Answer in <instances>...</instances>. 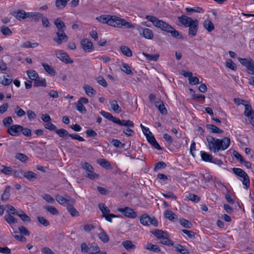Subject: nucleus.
I'll list each match as a JSON object with an SVG mask.
<instances>
[{
  "label": "nucleus",
  "mask_w": 254,
  "mask_h": 254,
  "mask_svg": "<svg viewBox=\"0 0 254 254\" xmlns=\"http://www.w3.org/2000/svg\"><path fill=\"white\" fill-rule=\"evenodd\" d=\"M206 140L209 150L214 153L226 149L230 143V139L227 137L219 139L208 135L206 137Z\"/></svg>",
  "instance_id": "f257e3e1"
},
{
  "label": "nucleus",
  "mask_w": 254,
  "mask_h": 254,
  "mask_svg": "<svg viewBox=\"0 0 254 254\" xmlns=\"http://www.w3.org/2000/svg\"><path fill=\"white\" fill-rule=\"evenodd\" d=\"M108 25L120 28L131 29L134 28V26L132 24L116 16H111L108 21Z\"/></svg>",
  "instance_id": "f03ea898"
},
{
  "label": "nucleus",
  "mask_w": 254,
  "mask_h": 254,
  "mask_svg": "<svg viewBox=\"0 0 254 254\" xmlns=\"http://www.w3.org/2000/svg\"><path fill=\"white\" fill-rule=\"evenodd\" d=\"M151 233L162 244L168 246H173L174 245L173 242L169 239L166 232L163 231L162 230L156 229L154 231H152Z\"/></svg>",
  "instance_id": "7ed1b4c3"
},
{
  "label": "nucleus",
  "mask_w": 254,
  "mask_h": 254,
  "mask_svg": "<svg viewBox=\"0 0 254 254\" xmlns=\"http://www.w3.org/2000/svg\"><path fill=\"white\" fill-rule=\"evenodd\" d=\"M145 18L147 20L151 21L155 26L166 32L169 29H171L170 25L163 20H159L155 16L147 15Z\"/></svg>",
  "instance_id": "20e7f679"
},
{
  "label": "nucleus",
  "mask_w": 254,
  "mask_h": 254,
  "mask_svg": "<svg viewBox=\"0 0 254 254\" xmlns=\"http://www.w3.org/2000/svg\"><path fill=\"white\" fill-rule=\"evenodd\" d=\"M81 250L82 253L89 254H96L99 252V247L95 243L87 245L85 243H83L81 245Z\"/></svg>",
  "instance_id": "39448f33"
},
{
  "label": "nucleus",
  "mask_w": 254,
  "mask_h": 254,
  "mask_svg": "<svg viewBox=\"0 0 254 254\" xmlns=\"http://www.w3.org/2000/svg\"><path fill=\"white\" fill-rule=\"evenodd\" d=\"M232 170L237 176L243 178V184L245 188L248 189L250 187V179L248 174L240 168H234Z\"/></svg>",
  "instance_id": "423d86ee"
},
{
  "label": "nucleus",
  "mask_w": 254,
  "mask_h": 254,
  "mask_svg": "<svg viewBox=\"0 0 254 254\" xmlns=\"http://www.w3.org/2000/svg\"><path fill=\"white\" fill-rule=\"evenodd\" d=\"M238 60L240 63L247 68L248 73L254 74V61L251 58H239Z\"/></svg>",
  "instance_id": "0eeeda50"
},
{
  "label": "nucleus",
  "mask_w": 254,
  "mask_h": 254,
  "mask_svg": "<svg viewBox=\"0 0 254 254\" xmlns=\"http://www.w3.org/2000/svg\"><path fill=\"white\" fill-rule=\"evenodd\" d=\"M81 164L82 168L88 172L87 174L85 175V177L91 180H94L98 178L99 175L93 172L94 168L90 164L85 162L83 163L82 162Z\"/></svg>",
  "instance_id": "6e6552de"
},
{
  "label": "nucleus",
  "mask_w": 254,
  "mask_h": 254,
  "mask_svg": "<svg viewBox=\"0 0 254 254\" xmlns=\"http://www.w3.org/2000/svg\"><path fill=\"white\" fill-rule=\"evenodd\" d=\"M140 222L144 226H149L150 225H152L155 227L158 226L157 219L154 217H150L146 214H143L140 217Z\"/></svg>",
  "instance_id": "1a4fd4ad"
},
{
  "label": "nucleus",
  "mask_w": 254,
  "mask_h": 254,
  "mask_svg": "<svg viewBox=\"0 0 254 254\" xmlns=\"http://www.w3.org/2000/svg\"><path fill=\"white\" fill-rule=\"evenodd\" d=\"M118 210L127 217L135 218L137 217L136 213L129 207L118 208Z\"/></svg>",
  "instance_id": "9d476101"
},
{
  "label": "nucleus",
  "mask_w": 254,
  "mask_h": 254,
  "mask_svg": "<svg viewBox=\"0 0 254 254\" xmlns=\"http://www.w3.org/2000/svg\"><path fill=\"white\" fill-rule=\"evenodd\" d=\"M55 53L57 58L65 64L73 63V61L70 58L68 55L63 50L56 51Z\"/></svg>",
  "instance_id": "9b49d317"
},
{
  "label": "nucleus",
  "mask_w": 254,
  "mask_h": 254,
  "mask_svg": "<svg viewBox=\"0 0 254 254\" xmlns=\"http://www.w3.org/2000/svg\"><path fill=\"white\" fill-rule=\"evenodd\" d=\"M56 200L61 205L66 204H74L75 200L73 198L69 196H67L65 198L60 195H57L56 196Z\"/></svg>",
  "instance_id": "f8f14e48"
},
{
  "label": "nucleus",
  "mask_w": 254,
  "mask_h": 254,
  "mask_svg": "<svg viewBox=\"0 0 254 254\" xmlns=\"http://www.w3.org/2000/svg\"><path fill=\"white\" fill-rule=\"evenodd\" d=\"M56 37L53 38V40L57 44L61 45L63 42H65L68 40V36L65 31H57Z\"/></svg>",
  "instance_id": "ddd939ff"
},
{
  "label": "nucleus",
  "mask_w": 254,
  "mask_h": 254,
  "mask_svg": "<svg viewBox=\"0 0 254 254\" xmlns=\"http://www.w3.org/2000/svg\"><path fill=\"white\" fill-rule=\"evenodd\" d=\"M22 126L18 125H14L9 127L7 130V132L13 136H18L20 135V129Z\"/></svg>",
  "instance_id": "4468645a"
},
{
  "label": "nucleus",
  "mask_w": 254,
  "mask_h": 254,
  "mask_svg": "<svg viewBox=\"0 0 254 254\" xmlns=\"http://www.w3.org/2000/svg\"><path fill=\"white\" fill-rule=\"evenodd\" d=\"M199 21L197 19H194V21L192 22L190 26L189 29V35L191 37H194L197 32L198 29Z\"/></svg>",
  "instance_id": "2eb2a0df"
},
{
  "label": "nucleus",
  "mask_w": 254,
  "mask_h": 254,
  "mask_svg": "<svg viewBox=\"0 0 254 254\" xmlns=\"http://www.w3.org/2000/svg\"><path fill=\"white\" fill-rule=\"evenodd\" d=\"M178 19L181 24L186 27H188V26L194 21V19L185 15L179 16Z\"/></svg>",
  "instance_id": "dca6fc26"
},
{
  "label": "nucleus",
  "mask_w": 254,
  "mask_h": 254,
  "mask_svg": "<svg viewBox=\"0 0 254 254\" xmlns=\"http://www.w3.org/2000/svg\"><path fill=\"white\" fill-rule=\"evenodd\" d=\"M81 44L83 49L87 52H90L93 50L92 43L87 39H83L81 41Z\"/></svg>",
  "instance_id": "f3484780"
},
{
  "label": "nucleus",
  "mask_w": 254,
  "mask_h": 254,
  "mask_svg": "<svg viewBox=\"0 0 254 254\" xmlns=\"http://www.w3.org/2000/svg\"><path fill=\"white\" fill-rule=\"evenodd\" d=\"M11 14L16 19L21 21L22 19H25L26 12L23 9H19L16 11H13L11 13Z\"/></svg>",
  "instance_id": "a211bd4d"
},
{
  "label": "nucleus",
  "mask_w": 254,
  "mask_h": 254,
  "mask_svg": "<svg viewBox=\"0 0 254 254\" xmlns=\"http://www.w3.org/2000/svg\"><path fill=\"white\" fill-rule=\"evenodd\" d=\"M140 34L145 38L147 39H152L154 37V34L152 31L149 28H143L142 33Z\"/></svg>",
  "instance_id": "6ab92c4d"
},
{
  "label": "nucleus",
  "mask_w": 254,
  "mask_h": 254,
  "mask_svg": "<svg viewBox=\"0 0 254 254\" xmlns=\"http://www.w3.org/2000/svg\"><path fill=\"white\" fill-rule=\"evenodd\" d=\"M100 232L98 234L99 239L104 243H107L109 241V237L107 233L101 228H100Z\"/></svg>",
  "instance_id": "aec40b11"
},
{
  "label": "nucleus",
  "mask_w": 254,
  "mask_h": 254,
  "mask_svg": "<svg viewBox=\"0 0 254 254\" xmlns=\"http://www.w3.org/2000/svg\"><path fill=\"white\" fill-rule=\"evenodd\" d=\"M146 138L148 142L156 149L161 150H162V148L160 147V145L156 141L154 136L152 134L146 137Z\"/></svg>",
  "instance_id": "412c9836"
},
{
  "label": "nucleus",
  "mask_w": 254,
  "mask_h": 254,
  "mask_svg": "<svg viewBox=\"0 0 254 254\" xmlns=\"http://www.w3.org/2000/svg\"><path fill=\"white\" fill-rule=\"evenodd\" d=\"M54 23L57 28V31H65L66 26L64 23L59 18L56 19Z\"/></svg>",
  "instance_id": "4be33fe9"
},
{
  "label": "nucleus",
  "mask_w": 254,
  "mask_h": 254,
  "mask_svg": "<svg viewBox=\"0 0 254 254\" xmlns=\"http://www.w3.org/2000/svg\"><path fill=\"white\" fill-rule=\"evenodd\" d=\"M155 106L158 109L159 111L162 115L167 114V110L165 107L164 104L162 101L159 100L155 102Z\"/></svg>",
  "instance_id": "5701e85b"
},
{
  "label": "nucleus",
  "mask_w": 254,
  "mask_h": 254,
  "mask_svg": "<svg viewBox=\"0 0 254 254\" xmlns=\"http://www.w3.org/2000/svg\"><path fill=\"white\" fill-rule=\"evenodd\" d=\"M116 124H118L121 126H126L133 127L134 126L133 123L130 120H120L119 119H117Z\"/></svg>",
  "instance_id": "b1692460"
},
{
  "label": "nucleus",
  "mask_w": 254,
  "mask_h": 254,
  "mask_svg": "<svg viewBox=\"0 0 254 254\" xmlns=\"http://www.w3.org/2000/svg\"><path fill=\"white\" fill-rule=\"evenodd\" d=\"M24 178H26L30 181L33 182L37 178V175L36 173L29 171L24 172Z\"/></svg>",
  "instance_id": "393cba45"
},
{
  "label": "nucleus",
  "mask_w": 254,
  "mask_h": 254,
  "mask_svg": "<svg viewBox=\"0 0 254 254\" xmlns=\"http://www.w3.org/2000/svg\"><path fill=\"white\" fill-rule=\"evenodd\" d=\"M110 103L111 108L114 112L117 113H120L122 112L121 108L119 106L116 100H110Z\"/></svg>",
  "instance_id": "a878e982"
},
{
  "label": "nucleus",
  "mask_w": 254,
  "mask_h": 254,
  "mask_svg": "<svg viewBox=\"0 0 254 254\" xmlns=\"http://www.w3.org/2000/svg\"><path fill=\"white\" fill-rule=\"evenodd\" d=\"M204 27L208 31V32H211L214 29V25L212 21L209 19H206L203 22Z\"/></svg>",
  "instance_id": "bb28decb"
},
{
  "label": "nucleus",
  "mask_w": 254,
  "mask_h": 254,
  "mask_svg": "<svg viewBox=\"0 0 254 254\" xmlns=\"http://www.w3.org/2000/svg\"><path fill=\"white\" fill-rule=\"evenodd\" d=\"M245 107L244 114L246 116L250 118L254 116V111L252 110V106L250 104L245 105Z\"/></svg>",
  "instance_id": "cd10ccee"
},
{
  "label": "nucleus",
  "mask_w": 254,
  "mask_h": 254,
  "mask_svg": "<svg viewBox=\"0 0 254 254\" xmlns=\"http://www.w3.org/2000/svg\"><path fill=\"white\" fill-rule=\"evenodd\" d=\"M33 85L34 87H46L47 86L46 80L45 78L38 77L34 81Z\"/></svg>",
  "instance_id": "c85d7f7f"
},
{
  "label": "nucleus",
  "mask_w": 254,
  "mask_h": 254,
  "mask_svg": "<svg viewBox=\"0 0 254 254\" xmlns=\"http://www.w3.org/2000/svg\"><path fill=\"white\" fill-rule=\"evenodd\" d=\"M83 89L86 94L89 96H93L96 94L95 90L88 85H85L83 87Z\"/></svg>",
  "instance_id": "c756f323"
},
{
  "label": "nucleus",
  "mask_w": 254,
  "mask_h": 254,
  "mask_svg": "<svg viewBox=\"0 0 254 254\" xmlns=\"http://www.w3.org/2000/svg\"><path fill=\"white\" fill-rule=\"evenodd\" d=\"M206 127L212 133H222L223 131L213 125H207Z\"/></svg>",
  "instance_id": "7c9ffc66"
},
{
  "label": "nucleus",
  "mask_w": 254,
  "mask_h": 254,
  "mask_svg": "<svg viewBox=\"0 0 254 254\" xmlns=\"http://www.w3.org/2000/svg\"><path fill=\"white\" fill-rule=\"evenodd\" d=\"M100 114L105 118L112 121L113 123L116 124L118 118L114 117L111 114L104 111H101Z\"/></svg>",
  "instance_id": "2f4dec72"
},
{
  "label": "nucleus",
  "mask_w": 254,
  "mask_h": 254,
  "mask_svg": "<svg viewBox=\"0 0 254 254\" xmlns=\"http://www.w3.org/2000/svg\"><path fill=\"white\" fill-rule=\"evenodd\" d=\"M201 154V157L202 160L205 161V162H212L213 161V156L208 154L207 153L204 151H201L200 152Z\"/></svg>",
  "instance_id": "473e14b6"
},
{
  "label": "nucleus",
  "mask_w": 254,
  "mask_h": 254,
  "mask_svg": "<svg viewBox=\"0 0 254 254\" xmlns=\"http://www.w3.org/2000/svg\"><path fill=\"white\" fill-rule=\"evenodd\" d=\"M164 215L165 218L171 220V221H176L177 219V215L172 211L167 210L165 213Z\"/></svg>",
  "instance_id": "72a5a7b5"
},
{
  "label": "nucleus",
  "mask_w": 254,
  "mask_h": 254,
  "mask_svg": "<svg viewBox=\"0 0 254 254\" xmlns=\"http://www.w3.org/2000/svg\"><path fill=\"white\" fill-rule=\"evenodd\" d=\"M122 245L127 251L135 249V246L132 244L131 241L129 240H127L123 242Z\"/></svg>",
  "instance_id": "f704fd0d"
},
{
  "label": "nucleus",
  "mask_w": 254,
  "mask_h": 254,
  "mask_svg": "<svg viewBox=\"0 0 254 254\" xmlns=\"http://www.w3.org/2000/svg\"><path fill=\"white\" fill-rule=\"evenodd\" d=\"M171 29H169V30L167 32L168 33H171V35L174 38H176L179 39H183V36L180 34V33L178 31L176 30L174 28L171 26Z\"/></svg>",
  "instance_id": "c9c22d12"
},
{
  "label": "nucleus",
  "mask_w": 254,
  "mask_h": 254,
  "mask_svg": "<svg viewBox=\"0 0 254 254\" xmlns=\"http://www.w3.org/2000/svg\"><path fill=\"white\" fill-rule=\"evenodd\" d=\"M145 249L154 252H159L160 251V249L158 246L152 244L151 243H148L145 246Z\"/></svg>",
  "instance_id": "e433bc0d"
},
{
  "label": "nucleus",
  "mask_w": 254,
  "mask_h": 254,
  "mask_svg": "<svg viewBox=\"0 0 254 254\" xmlns=\"http://www.w3.org/2000/svg\"><path fill=\"white\" fill-rule=\"evenodd\" d=\"M73 204H68L67 206V209L72 216H78L79 215V212L73 207Z\"/></svg>",
  "instance_id": "4c0bfd02"
},
{
  "label": "nucleus",
  "mask_w": 254,
  "mask_h": 254,
  "mask_svg": "<svg viewBox=\"0 0 254 254\" xmlns=\"http://www.w3.org/2000/svg\"><path fill=\"white\" fill-rule=\"evenodd\" d=\"M99 207L102 213V217H104V216H106V215H108L110 214L109 213L110 212V210L104 204H99Z\"/></svg>",
  "instance_id": "58836bf2"
},
{
  "label": "nucleus",
  "mask_w": 254,
  "mask_h": 254,
  "mask_svg": "<svg viewBox=\"0 0 254 254\" xmlns=\"http://www.w3.org/2000/svg\"><path fill=\"white\" fill-rule=\"evenodd\" d=\"M56 132L60 137L63 138H66L67 136H69V135L68 132L64 128L57 129Z\"/></svg>",
  "instance_id": "ea45409f"
},
{
  "label": "nucleus",
  "mask_w": 254,
  "mask_h": 254,
  "mask_svg": "<svg viewBox=\"0 0 254 254\" xmlns=\"http://www.w3.org/2000/svg\"><path fill=\"white\" fill-rule=\"evenodd\" d=\"M122 53L125 56L130 57L132 56V52L130 49L127 46H122L121 47Z\"/></svg>",
  "instance_id": "a19ab883"
},
{
  "label": "nucleus",
  "mask_w": 254,
  "mask_h": 254,
  "mask_svg": "<svg viewBox=\"0 0 254 254\" xmlns=\"http://www.w3.org/2000/svg\"><path fill=\"white\" fill-rule=\"evenodd\" d=\"M16 215L18 216L24 222H29L31 221L30 218L23 211H21L19 213H16Z\"/></svg>",
  "instance_id": "79ce46f5"
},
{
  "label": "nucleus",
  "mask_w": 254,
  "mask_h": 254,
  "mask_svg": "<svg viewBox=\"0 0 254 254\" xmlns=\"http://www.w3.org/2000/svg\"><path fill=\"white\" fill-rule=\"evenodd\" d=\"M27 74L29 78L34 81L36 80L39 77L38 73L35 70H28L27 71Z\"/></svg>",
  "instance_id": "37998d69"
},
{
  "label": "nucleus",
  "mask_w": 254,
  "mask_h": 254,
  "mask_svg": "<svg viewBox=\"0 0 254 254\" xmlns=\"http://www.w3.org/2000/svg\"><path fill=\"white\" fill-rule=\"evenodd\" d=\"M38 45L39 44L38 43H32L30 41H26L21 46V47L23 48H33L38 47Z\"/></svg>",
  "instance_id": "c03bdc74"
},
{
  "label": "nucleus",
  "mask_w": 254,
  "mask_h": 254,
  "mask_svg": "<svg viewBox=\"0 0 254 254\" xmlns=\"http://www.w3.org/2000/svg\"><path fill=\"white\" fill-rule=\"evenodd\" d=\"M42 66L44 69L49 74H54L56 73L55 70L53 67L47 64L43 63Z\"/></svg>",
  "instance_id": "a18cd8bd"
},
{
  "label": "nucleus",
  "mask_w": 254,
  "mask_h": 254,
  "mask_svg": "<svg viewBox=\"0 0 254 254\" xmlns=\"http://www.w3.org/2000/svg\"><path fill=\"white\" fill-rule=\"evenodd\" d=\"M67 3L65 0H56V6L58 9H63L66 5Z\"/></svg>",
  "instance_id": "49530a36"
},
{
  "label": "nucleus",
  "mask_w": 254,
  "mask_h": 254,
  "mask_svg": "<svg viewBox=\"0 0 254 254\" xmlns=\"http://www.w3.org/2000/svg\"><path fill=\"white\" fill-rule=\"evenodd\" d=\"M142 54L148 60L151 61H157L159 57V55L158 54L151 55L145 53H143Z\"/></svg>",
  "instance_id": "de8ad7c7"
},
{
  "label": "nucleus",
  "mask_w": 254,
  "mask_h": 254,
  "mask_svg": "<svg viewBox=\"0 0 254 254\" xmlns=\"http://www.w3.org/2000/svg\"><path fill=\"white\" fill-rule=\"evenodd\" d=\"M185 9L187 12H196L198 13H202L204 12V9L200 7H194L193 8L186 7Z\"/></svg>",
  "instance_id": "09e8293b"
},
{
  "label": "nucleus",
  "mask_w": 254,
  "mask_h": 254,
  "mask_svg": "<svg viewBox=\"0 0 254 254\" xmlns=\"http://www.w3.org/2000/svg\"><path fill=\"white\" fill-rule=\"evenodd\" d=\"M44 209L49 212L52 215H58L59 214L58 210L53 206L48 205L44 207Z\"/></svg>",
  "instance_id": "8fccbe9b"
},
{
  "label": "nucleus",
  "mask_w": 254,
  "mask_h": 254,
  "mask_svg": "<svg viewBox=\"0 0 254 254\" xmlns=\"http://www.w3.org/2000/svg\"><path fill=\"white\" fill-rule=\"evenodd\" d=\"M180 223L183 227L186 228H190L192 227L191 223L184 218L180 220Z\"/></svg>",
  "instance_id": "3c124183"
},
{
  "label": "nucleus",
  "mask_w": 254,
  "mask_h": 254,
  "mask_svg": "<svg viewBox=\"0 0 254 254\" xmlns=\"http://www.w3.org/2000/svg\"><path fill=\"white\" fill-rule=\"evenodd\" d=\"M111 16L104 15L97 17V19L100 22L106 23L108 25V21L110 19Z\"/></svg>",
  "instance_id": "603ef678"
},
{
  "label": "nucleus",
  "mask_w": 254,
  "mask_h": 254,
  "mask_svg": "<svg viewBox=\"0 0 254 254\" xmlns=\"http://www.w3.org/2000/svg\"><path fill=\"white\" fill-rule=\"evenodd\" d=\"M10 186H7L4 191L3 193L1 195V199L2 200H6L10 196Z\"/></svg>",
  "instance_id": "864d4df0"
},
{
  "label": "nucleus",
  "mask_w": 254,
  "mask_h": 254,
  "mask_svg": "<svg viewBox=\"0 0 254 254\" xmlns=\"http://www.w3.org/2000/svg\"><path fill=\"white\" fill-rule=\"evenodd\" d=\"M13 176L15 178H18L20 179H22L24 178V171H23L21 169H17L15 170L14 171H13Z\"/></svg>",
  "instance_id": "5fc2aeb1"
},
{
  "label": "nucleus",
  "mask_w": 254,
  "mask_h": 254,
  "mask_svg": "<svg viewBox=\"0 0 254 254\" xmlns=\"http://www.w3.org/2000/svg\"><path fill=\"white\" fill-rule=\"evenodd\" d=\"M122 70L127 74H132V72L130 69V67L127 64L124 63L122 64Z\"/></svg>",
  "instance_id": "6e6d98bb"
},
{
  "label": "nucleus",
  "mask_w": 254,
  "mask_h": 254,
  "mask_svg": "<svg viewBox=\"0 0 254 254\" xmlns=\"http://www.w3.org/2000/svg\"><path fill=\"white\" fill-rule=\"evenodd\" d=\"M177 251L179 252L182 254H189V252L183 246L181 245H177L175 247Z\"/></svg>",
  "instance_id": "4d7b16f0"
},
{
  "label": "nucleus",
  "mask_w": 254,
  "mask_h": 254,
  "mask_svg": "<svg viewBox=\"0 0 254 254\" xmlns=\"http://www.w3.org/2000/svg\"><path fill=\"white\" fill-rule=\"evenodd\" d=\"M14 113L19 117H21L26 114L25 112L18 106L16 107L14 110Z\"/></svg>",
  "instance_id": "13d9d810"
},
{
  "label": "nucleus",
  "mask_w": 254,
  "mask_h": 254,
  "mask_svg": "<svg viewBox=\"0 0 254 254\" xmlns=\"http://www.w3.org/2000/svg\"><path fill=\"white\" fill-rule=\"evenodd\" d=\"M12 81V79L10 78L9 75H7L6 76H3V79L2 80L1 83L5 86L9 85Z\"/></svg>",
  "instance_id": "bf43d9fd"
},
{
  "label": "nucleus",
  "mask_w": 254,
  "mask_h": 254,
  "mask_svg": "<svg viewBox=\"0 0 254 254\" xmlns=\"http://www.w3.org/2000/svg\"><path fill=\"white\" fill-rule=\"evenodd\" d=\"M0 31L4 36H9L12 34L11 30L6 26H2L0 28Z\"/></svg>",
  "instance_id": "052dcab7"
},
{
  "label": "nucleus",
  "mask_w": 254,
  "mask_h": 254,
  "mask_svg": "<svg viewBox=\"0 0 254 254\" xmlns=\"http://www.w3.org/2000/svg\"><path fill=\"white\" fill-rule=\"evenodd\" d=\"M0 171L5 175H8L13 172V170L11 167L2 166Z\"/></svg>",
  "instance_id": "680f3d73"
},
{
  "label": "nucleus",
  "mask_w": 254,
  "mask_h": 254,
  "mask_svg": "<svg viewBox=\"0 0 254 254\" xmlns=\"http://www.w3.org/2000/svg\"><path fill=\"white\" fill-rule=\"evenodd\" d=\"M226 66L228 68H229L233 70H236L237 68L235 64L231 59H228L227 60L226 63Z\"/></svg>",
  "instance_id": "e2e57ef3"
},
{
  "label": "nucleus",
  "mask_w": 254,
  "mask_h": 254,
  "mask_svg": "<svg viewBox=\"0 0 254 254\" xmlns=\"http://www.w3.org/2000/svg\"><path fill=\"white\" fill-rule=\"evenodd\" d=\"M77 110L82 114H85L86 112L85 107L80 102H77L76 103Z\"/></svg>",
  "instance_id": "0e129e2a"
},
{
  "label": "nucleus",
  "mask_w": 254,
  "mask_h": 254,
  "mask_svg": "<svg viewBox=\"0 0 254 254\" xmlns=\"http://www.w3.org/2000/svg\"><path fill=\"white\" fill-rule=\"evenodd\" d=\"M4 218L5 220L7 221L8 223L9 224H14L17 223V219L14 218L10 214L8 215L7 216H5Z\"/></svg>",
  "instance_id": "69168bd1"
},
{
  "label": "nucleus",
  "mask_w": 254,
  "mask_h": 254,
  "mask_svg": "<svg viewBox=\"0 0 254 254\" xmlns=\"http://www.w3.org/2000/svg\"><path fill=\"white\" fill-rule=\"evenodd\" d=\"M186 197L189 200H191L194 202H197L200 200L199 197L197 195L192 193L189 194Z\"/></svg>",
  "instance_id": "338daca9"
},
{
  "label": "nucleus",
  "mask_w": 254,
  "mask_h": 254,
  "mask_svg": "<svg viewBox=\"0 0 254 254\" xmlns=\"http://www.w3.org/2000/svg\"><path fill=\"white\" fill-rule=\"evenodd\" d=\"M16 158L22 162H25L28 160V157L25 154L21 153H17Z\"/></svg>",
  "instance_id": "774afa93"
}]
</instances>
